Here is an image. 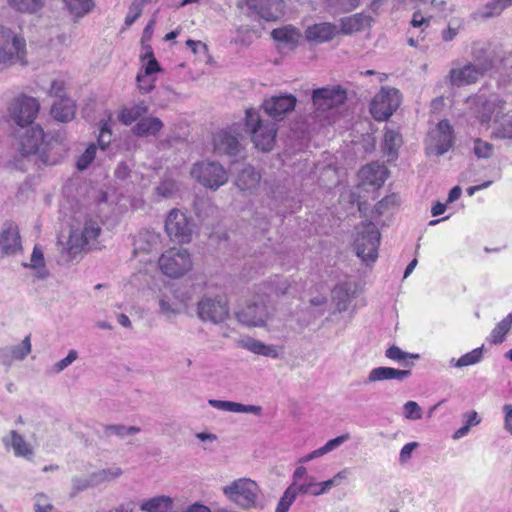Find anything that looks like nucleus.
Here are the masks:
<instances>
[{
    "label": "nucleus",
    "instance_id": "obj_1",
    "mask_svg": "<svg viewBox=\"0 0 512 512\" xmlns=\"http://www.w3.org/2000/svg\"><path fill=\"white\" fill-rule=\"evenodd\" d=\"M45 139L44 131L39 126L19 128L15 132L14 147L23 157L38 152L39 158L44 164L55 165L67 151L65 137L58 132L48 140Z\"/></svg>",
    "mask_w": 512,
    "mask_h": 512
},
{
    "label": "nucleus",
    "instance_id": "obj_2",
    "mask_svg": "<svg viewBox=\"0 0 512 512\" xmlns=\"http://www.w3.org/2000/svg\"><path fill=\"white\" fill-rule=\"evenodd\" d=\"M27 64V44L21 30L0 24V66Z\"/></svg>",
    "mask_w": 512,
    "mask_h": 512
},
{
    "label": "nucleus",
    "instance_id": "obj_3",
    "mask_svg": "<svg viewBox=\"0 0 512 512\" xmlns=\"http://www.w3.org/2000/svg\"><path fill=\"white\" fill-rule=\"evenodd\" d=\"M27 64V44L21 30L0 24V66Z\"/></svg>",
    "mask_w": 512,
    "mask_h": 512
},
{
    "label": "nucleus",
    "instance_id": "obj_4",
    "mask_svg": "<svg viewBox=\"0 0 512 512\" xmlns=\"http://www.w3.org/2000/svg\"><path fill=\"white\" fill-rule=\"evenodd\" d=\"M245 115V125L255 147L264 152L270 151L275 142L276 124L269 120H263L259 112L252 108L247 109Z\"/></svg>",
    "mask_w": 512,
    "mask_h": 512
},
{
    "label": "nucleus",
    "instance_id": "obj_5",
    "mask_svg": "<svg viewBox=\"0 0 512 512\" xmlns=\"http://www.w3.org/2000/svg\"><path fill=\"white\" fill-rule=\"evenodd\" d=\"M380 232L372 222H362L356 228L354 242L357 256L366 264L374 263L378 258Z\"/></svg>",
    "mask_w": 512,
    "mask_h": 512
},
{
    "label": "nucleus",
    "instance_id": "obj_6",
    "mask_svg": "<svg viewBox=\"0 0 512 512\" xmlns=\"http://www.w3.org/2000/svg\"><path fill=\"white\" fill-rule=\"evenodd\" d=\"M223 494L243 509L255 507L260 494L258 484L250 478H239L222 487Z\"/></svg>",
    "mask_w": 512,
    "mask_h": 512
},
{
    "label": "nucleus",
    "instance_id": "obj_7",
    "mask_svg": "<svg viewBox=\"0 0 512 512\" xmlns=\"http://www.w3.org/2000/svg\"><path fill=\"white\" fill-rule=\"evenodd\" d=\"M101 232V227L97 220L86 219L81 231L73 229L67 241L66 251L69 259H73L86 247L91 249L95 247V241Z\"/></svg>",
    "mask_w": 512,
    "mask_h": 512
},
{
    "label": "nucleus",
    "instance_id": "obj_8",
    "mask_svg": "<svg viewBox=\"0 0 512 512\" xmlns=\"http://www.w3.org/2000/svg\"><path fill=\"white\" fill-rule=\"evenodd\" d=\"M189 252L183 248H171L159 258L161 271L170 278H180L192 269Z\"/></svg>",
    "mask_w": 512,
    "mask_h": 512
},
{
    "label": "nucleus",
    "instance_id": "obj_9",
    "mask_svg": "<svg viewBox=\"0 0 512 512\" xmlns=\"http://www.w3.org/2000/svg\"><path fill=\"white\" fill-rule=\"evenodd\" d=\"M191 175L201 185L212 190H217L228 181V173L225 168L213 161H202L194 164Z\"/></svg>",
    "mask_w": 512,
    "mask_h": 512
},
{
    "label": "nucleus",
    "instance_id": "obj_10",
    "mask_svg": "<svg viewBox=\"0 0 512 512\" xmlns=\"http://www.w3.org/2000/svg\"><path fill=\"white\" fill-rule=\"evenodd\" d=\"M237 320L247 327H263L270 314L266 296H254L236 311Z\"/></svg>",
    "mask_w": 512,
    "mask_h": 512
},
{
    "label": "nucleus",
    "instance_id": "obj_11",
    "mask_svg": "<svg viewBox=\"0 0 512 512\" xmlns=\"http://www.w3.org/2000/svg\"><path fill=\"white\" fill-rule=\"evenodd\" d=\"M454 144L453 128L449 121L441 120L427 135L425 145L428 155L441 156Z\"/></svg>",
    "mask_w": 512,
    "mask_h": 512
},
{
    "label": "nucleus",
    "instance_id": "obj_12",
    "mask_svg": "<svg viewBox=\"0 0 512 512\" xmlns=\"http://www.w3.org/2000/svg\"><path fill=\"white\" fill-rule=\"evenodd\" d=\"M194 230L193 220L179 209H172L165 219V231L171 240L189 243Z\"/></svg>",
    "mask_w": 512,
    "mask_h": 512
},
{
    "label": "nucleus",
    "instance_id": "obj_13",
    "mask_svg": "<svg viewBox=\"0 0 512 512\" xmlns=\"http://www.w3.org/2000/svg\"><path fill=\"white\" fill-rule=\"evenodd\" d=\"M38 111V101L35 98L26 95H20L14 98L8 106L9 117L21 129L31 126Z\"/></svg>",
    "mask_w": 512,
    "mask_h": 512
},
{
    "label": "nucleus",
    "instance_id": "obj_14",
    "mask_svg": "<svg viewBox=\"0 0 512 512\" xmlns=\"http://www.w3.org/2000/svg\"><path fill=\"white\" fill-rule=\"evenodd\" d=\"M188 301V296L180 289L166 288L158 296V314L170 320L185 311Z\"/></svg>",
    "mask_w": 512,
    "mask_h": 512
},
{
    "label": "nucleus",
    "instance_id": "obj_15",
    "mask_svg": "<svg viewBox=\"0 0 512 512\" xmlns=\"http://www.w3.org/2000/svg\"><path fill=\"white\" fill-rule=\"evenodd\" d=\"M197 315L204 322L219 324L229 317V306L224 297L204 296L197 304Z\"/></svg>",
    "mask_w": 512,
    "mask_h": 512
},
{
    "label": "nucleus",
    "instance_id": "obj_16",
    "mask_svg": "<svg viewBox=\"0 0 512 512\" xmlns=\"http://www.w3.org/2000/svg\"><path fill=\"white\" fill-rule=\"evenodd\" d=\"M400 105L399 91L394 88H382L377 93L370 107L373 118L377 121L387 120Z\"/></svg>",
    "mask_w": 512,
    "mask_h": 512
},
{
    "label": "nucleus",
    "instance_id": "obj_17",
    "mask_svg": "<svg viewBox=\"0 0 512 512\" xmlns=\"http://www.w3.org/2000/svg\"><path fill=\"white\" fill-rule=\"evenodd\" d=\"M473 114L481 124H488L492 118L495 119L504 110L505 101L498 95L492 94L490 96L477 95L473 99Z\"/></svg>",
    "mask_w": 512,
    "mask_h": 512
},
{
    "label": "nucleus",
    "instance_id": "obj_18",
    "mask_svg": "<svg viewBox=\"0 0 512 512\" xmlns=\"http://www.w3.org/2000/svg\"><path fill=\"white\" fill-rule=\"evenodd\" d=\"M346 97V91L339 86L324 87L313 91L312 101L315 110L323 113L342 105Z\"/></svg>",
    "mask_w": 512,
    "mask_h": 512
},
{
    "label": "nucleus",
    "instance_id": "obj_19",
    "mask_svg": "<svg viewBox=\"0 0 512 512\" xmlns=\"http://www.w3.org/2000/svg\"><path fill=\"white\" fill-rule=\"evenodd\" d=\"M213 146L218 155H238L242 149L238 128L233 126L214 133Z\"/></svg>",
    "mask_w": 512,
    "mask_h": 512
},
{
    "label": "nucleus",
    "instance_id": "obj_20",
    "mask_svg": "<svg viewBox=\"0 0 512 512\" xmlns=\"http://www.w3.org/2000/svg\"><path fill=\"white\" fill-rule=\"evenodd\" d=\"M249 10L266 21H275L284 14L283 0H243Z\"/></svg>",
    "mask_w": 512,
    "mask_h": 512
},
{
    "label": "nucleus",
    "instance_id": "obj_21",
    "mask_svg": "<svg viewBox=\"0 0 512 512\" xmlns=\"http://www.w3.org/2000/svg\"><path fill=\"white\" fill-rule=\"evenodd\" d=\"M313 476L305 480L292 482L281 496L275 512H288L298 495H312Z\"/></svg>",
    "mask_w": 512,
    "mask_h": 512
},
{
    "label": "nucleus",
    "instance_id": "obj_22",
    "mask_svg": "<svg viewBox=\"0 0 512 512\" xmlns=\"http://www.w3.org/2000/svg\"><path fill=\"white\" fill-rule=\"evenodd\" d=\"M296 98L291 94L272 96L266 99L262 107L266 114L274 119H282L285 114L292 111L296 105Z\"/></svg>",
    "mask_w": 512,
    "mask_h": 512
},
{
    "label": "nucleus",
    "instance_id": "obj_23",
    "mask_svg": "<svg viewBox=\"0 0 512 512\" xmlns=\"http://www.w3.org/2000/svg\"><path fill=\"white\" fill-rule=\"evenodd\" d=\"M162 238L159 232L152 229H143L137 233L133 241V252L138 254H150L161 248Z\"/></svg>",
    "mask_w": 512,
    "mask_h": 512
},
{
    "label": "nucleus",
    "instance_id": "obj_24",
    "mask_svg": "<svg viewBox=\"0 0 512 512\" xmlns=\"http://www.w3.org/2000/svg\"><path fill=\"white\" fill-rule=\"evenodd\" d=\"M483 75V69L475 64L468 63L462 67H454L449 72V81L452 86H465L475 83Z\"/></svg>",
    "mask_w": 512,
    "mask_h": 512
},
{
    "label": "nucleus",
    "instance_id": "obj_25",
    "mask_svg": "<svg viewBox=\"0 0 512 512\" xmlns=\"http://www.w3.org/2000/svg\"><path fill=\"white\" fill-rule=\"evenodd\" d=\"M31 350V336L27 335L18 345L0 348V364L10 367L14 361L24 360Z\"/></svg>",
    "mask_w": 512,
    "mask_h": 512
},
{
    "label": "nucleus",
    "instance_id": "obj_26",
    "mask_svg": "<svg viewBox=\"0 0 512 512\" xmlns=\"http://www.w3.org/2000/svg\"><path fill=\"white\" fill-rule=\"evenodd\" d=\"M149 57V61L146 65L140 70L137 75V84L141 93L147 94L150 93L155 87V74L160 71V66L157 60L153 57V53L150 51L145 55V57Z\"/></svg>",
    "mask_w": 512,
    "mask_h": 512
},
{
    "label": "nucleus",
    "instance_id": "obj_27",
    "mask_svg": "<svg viewBox=\"0 0 512 512\" xmlns=\"http://www.w3.org/2000/svg\"><path fill=\"white\" fill-rule=\"evenodd\" d=\"M21 239L16 225L10 223L0 233V249L4 255H13L21 250Z\"/></svg>",
    "mask_w": 512,
    "mask_h": 512
},
{
    "label": "nucleus",
    "instance_id": "obj_28",
    "mask_svg": "<svg viewBox=\"0 0 512 512\" xmlns=\"http://www.w3.org/2000/svg\"><path fill=\"white\" fill-rule=\"evenodd\" d=\"M338 32L336 25L324 22L307 27L305 37L309 42L320 44L332 40Z\"/></svg>",
    "mask_w": 512,
    "mask_h": 512
},
{
    "label": "nucleus",
    "instance_id": "obj_29",
    "mask_svg": "<svg viewBox=\"0 0 512 512\" xmlns=\"http://www.w3.org/2000/svg\"><path fill=\"white\" fill-rule=\"evenodd\" d=\"M411 375L410 369L400 370L392 367H376L373 368L365 380L366 384L381 382L386 380L403 381Z\"/></svg>",
    "mask_w": 512,
    "mask_h": 512
},
{
    "label": "nucleus",
    "instance_id": "obj_30",
    "mask_svg": "<svg viewBox=\"0 0 512 512\" xmlns=\"http://www.w3.org/2000/svg\"><path fill=\"white\" fill-rule=\"evenodd\" d=\"M359 176L364 183L380 187L387 179V169L382 164L371 163L360 170Z\"/></svg>",
    "mask_w": 512,
    "mask_h": 512
},
{
    "label": "nucleus",
    "instance_id": "obj_31",
    "mask_svg": "<svg viewBox=\"0 0 512 512\" xmlns=\"http://www.w3.org/2000/svg\"><path fill=\"white\" fill-rule=\"evenodd\" d=\"M208 404L215 409L234 413H248L260 415L262 412V408L260 406L244 405L232 401L210 399L208 400Z\"/></svg>",
    "mask_w": 512,
    "mask_h": 512
},
{
    "label": "nucleus",
    "instance_id": "obj_32",
    "mask_svg": "<svg viewBox=\"0 0 512 512\" xmlns=\"http://www.w3.org/2000/svg\"><path fill=\"white\" fill-rule=\"evenodd\" d=\"M164 124L158 117H143L132 128V132L138 137L157 135Z\"/></svg>",
    "mask_w": 512,
    "mask_h": 512
},
{
    "label": "nucleus",
    "instance_id": "obj_33",
    "mask_svg": "<svg viewBox=\"0 0 512 512\" xmlns=\"http://www.w3.org/2000/svg\"><path fill=\"white\" fill-rule=\"evenodd\" d=\"M6 446H11L15 456L23 457L30 460L34 451L31 445L24 440V438L18 434L15 430L10 431L9 436L4 439Z\"/></svg>",
    "mask_w": 512,
    "mask_h": 512
},
{
    "label": "nucleus",
    "instance_id": "obj_34",
    "mask_svg": "<svg viewBox=\"0 0 512 512\" xmlns=\"http://www.w3.org/2000/svg\"><path fill=\"white\" fill-rule=\"evenodd\" d=\"M235 179V185L242 191L254 189L260 182L261 176L250 165H242Z\"/></svg>",
    "mask_w": 512,
    "mask_h": 512
},
{
    "label": "nucleus",
    "instance_id": "obj_35",
    "mask_svg": "<svg viewBox=\"0 0 512 512\" xmlns=\"http://www.w3.org/2000/svg\"><path fill=\"white\" fill-rule=\"evenodd\" d=\"M271 36L278 43L284 44L290 48H294L301 38V33L293 26L287 25L272 30Z\"/></svg>",
    "mask_w": 512,
    "mask_h": 512
},
{
    "label": "nucleus",
    "instance_id": "obj_36",
    "mask_svg": "<svg viewBox=\"0 0 512 512\" xmlns=\"http://www.w3.org/2000/svg\"><path fill=\"white\" fill-rule=\"evenodd\" d=\"M148 110V105L144 101H141L130 107H123L118 115V119L122 124L130 125L136 120L143 118Z\"/></svg>",
    "mask_w": 512,
    "mask_h": 512
},
{
    "label": "nucleus",
    "instance_id": "obj_37",
    "mask_svg": "<svg viewBox=\"0 0 512 512\" xmlns=\"http://www.w3.org/2000/svg\"><path fill=\"white\" fill-rule=\"evenodd\" d=\"M53 117L61 122H68L75 116V106L70 99H59L51 108Z\"/></svg>",
    "mask_w": 512,
    "mask_h": 512
},
{
    "label": "nucleus",
    "instance_id": "obj_38",
    "mask_svg": "<svg viewBox=\"0 0 512 512\" xmlns=\"http://www.w3.org/2000/svg\"><path fill=\"white\" fill-rule=\"evenodd\" d=\"M351 297V287L348 283H340L332 290V300L339 312H343L348 309Z\"/></svg>",
    "mask_w": 512,
    "mask_h": 512
},
{
    "label": "nucleus",
    "instance_id": "obj_39",
    "mask_svg": "<svg viewBox=\"0 0 512 512\" xmlns=\"http://www.w3.org/2000/svg\"><path fill=\"white\" fill-rule=\"evenodd\" d=\"M368 19L369 18L362 13L342 18L340 20L341 31L344 34H352L361 31L368 22Z\"/></svg>",
    "mask_w": 512,
    "mask_h": 512
},
{
    "label": "nucleus",
    "instance_id": "obj_40",
    "mask_svg": "<svg viewBox=\"0 0 512 512\" xmlns=\"http://www.w3.org/2000/svg\"><path fill=\"white\" fill-rule=\"evenodd\" d=\"M483 358V347L475 348L472 351L462 355L460 358H451L449 365L456 368H464L475 365Z\"/></svg>",
    "mask_w": 512,
    "mask_h": 512
},
{
    "label": "nucleus",
    "instance_id": "obj_41",
    "mask_svg": "<svg viewBox=\"0 0 512 512\" xmlns=\"http://www.w3.org/2000/svg\"><path fill=\"white\" fill-rule=\"evenodd\" d=\"M65 9L74 17L80 18L91 11L93 0H63Z\"/></svg>",
    "mask_w": 512,
    "mask_h": 512
},
{
    "label": "nucleus",
    "instance_id": "obj_42",
    "mask_svg": "<svg viewBox=\"0 0 512 512\" xmlns=\"http://www.w3.org/2000/svg\"><path fill=\"white\" fill-rule=\"evenodd\" d=\"M512 327V313L508 314L503 320H501L495 328L491 331L488 338L492 344H501L504 342L506 334Z\"/></svg>",
    "mask_w": 512,
    "mask_h": 512
},
{
    "label": "nucleus",
    "instance_id": "obj_43",
    "mask_svg": "<svg viewBox=\"0 0 512 512\" xmlns=\"http://www.w3.org/2000/svg\"><path fill=\"white\" fill-rule=\"evenodd\" d=\"M9 5L21 13L36 14L45 5L44 0H7Z\"/></svg>",
    "mask_w": 512,
    "mask_h": 512
},
{
    "label": "nucleus",
    "instance_id": "obj_44",
    "mask_svg": "<svg viewBox=\"0 0 512 512\" xmlns=\"http://www.w3.org/2000/svg\"><path fill=\"white\" fill-rule=\"evenodd\" d=\"M245 347L252 353L257 355H263L266 357L277 358L279 353L275 346L266 345L265 343L256 340L248 339L245 343Z\"/></svg>",
    "mask_w": 512,
    "mask_h": 512
},
{
    "label": "nucleus",
    "instance_id": "obj_45",
    "mask_svg": "<svg viewBox=\"0 0 512 512\" xmlns=\"http://www.w3.org/2000/svg\"><path fill=\"white\" fill-rule=\"evenodd\" d=\"M472 152L478 160L490 159L495 153L494 145L481 138H475L472 141Z\"/></svg>",
    "mask_w": 512,
    "mask_h": 512
},
{
    "label": "nucleus",
    "instance_id": "obj_46",
    "mask_svg": "<svg viewBox=\"0 0 512 512\" xmlns=\"http://www.w3.org/2000/svg\"><path fill=\"white\" fill-rule=\"evenodd\" d=\"M512 5V0H491L481 11V17L488 19L499 16L506 8Z\"/></svg>",
    "mask_w": 512,
    "mask_h": 512
},
{
    "label": "nucleus",
    "instance_id": "obj_47",
    "mask_svg": "<svg viewBox=\"0 0 512 512\" xmlns=\"http://www.w3.org/2000/svg\"><path fill=\"white\" fill-rule=\"evenodd\" d=\"M123 474V471L120 467H110L107 469H102L91 474L92 481L96 486L104 483L112 481Z\"/></svg>",
    "mask_w": 512,
    "mask_h": 512
},
{
    "label": "nucleus",
    "instance_id": "obj_48",
    "mask_svg": "<svg viewBox=\"0 0 512 512\" xmlns=\"http://www.w3.org/2000/svg\"><path fill=\"white\" fill-rule=\"evenodd\" d=\"M492 136L497 139L512 140V116H505L494 128Z\"/></svg>",
    "mask_w": 512,
    "mask_h": 512
},
{
    "label": "nucleus",
    "instance_id": "obj_49",
    "mask_svg": "<svg viewBox=\"0 0 512 512\" xmlns=\"http://www.w3.org/2000/svg\"><path fill=\"white\" fill-rule=\"evenodd\" d=\"M385 356L391 360L397 361L409 367L412 365L407 363V359H419L420 357L419 354L405 352L398 346L389 347L385 352Z\"/></svg>",
    "mask_w": 512,
    "mask_h": 512
},
{
    "label": "nucleus",
    "instance_id": "obj_50",
    "mask_svg": "<svg viewBox=\"0 0 512 512\" xmlns=\"http://www.w3.org/2000/svg\"><path fill=\"white\" fill-rule=\"evenodd\" d=\"M401 144V136L394 130H386L384 134V151L388 155L395 156Z\"/></svg>",
    "mask_w": 512,
    "mask_h": 512
},
{
    "label": "nucleus",
    "instance_id": "obj_51",
    "mask_svg": "<svg viewBox=\"0 0 512 512\" xmlns=\"http://www.w3.org/2000/svg\"><path fill=\"white\" fill-rule=\"evenodd\" d=\"M178 190L176 182L172 179H164L160 182V184L155 188V192L158 196L163 198H171L173 197Z\"/></svg>",
    "mask_w": 512,
    "mask_h": 512
},
{
    "label": "nucleus",
    "instance_id": "obj_52",
    "mask_svg": "<svg viewBox=\"0 0 512 512\" xmlns=\"http://www.w3.org/2000/svg\"><path fill=\"white\" fill-rule=\"evenodd\" d=\"M97 146L96 144H90L84 153L78 158L76 166L77 169L83 171L88 168L92 161L96 157Z\"/></svg>",
    "mask_w": 512,
    "mask_h": 512
},
{
    "label": "nucleus",
    "instance_id": "obj_53",
    "mask_svg": "<svg viewBox=\"0 0 512 512\" xmlns=\"http://www.w3.org/2000/svg\"><path fill=\"white\" fill-rule=\"evenodd\" d=\"M403 415L409 420H419L422 418L423 411L417 402L407 401L403 405Z\"/></svg>",
    "mask_w": 512,
    "mask_h": 512
},
{
    "label": "nucleus",
    "instance_id": "obj_54",
    "mask_svg": "<svg viewBox=\"0 0 512 512\" xmlns=\"http://www.w3.org/2000/svg\"><path fill=\"white\" fill-rule=\"evenodd\" d=\"M96 486L92 481V476L88 477H73L72 478V492L71 495L75 496L79 492L84 491L90 487Z\"/></svg>",
    "mask_w": 512,
    "mask_h": 512
},
{
    "label": "nucleus",
    "instance_id": "obj_55",
    "mask_svg": "<svg viewBox=\"0 0 512 512\" xmlns=\"http://www.w3.org/2000/svg\"><path fill=\"white\" fill-rule=\"evenodd\" d=\"M77 358H78V352L74 349L70 350L68 352V355L65 358L61 359L60 361L56 362L53 365L52 371L54 373L62 372L68 366H70Z\"/></svg>",
    "mask_w": 512,
    "mask_h": 512
},
{
    "label": "nucleus",
    "instance_id": "obj_56",
    "mask_svg": "<svg viewBox=\"0 0 512 512\" xmlns=\"http://www.w3.org/2000/svg\"><path fill=\"white\" fill-rule=\"evenodd\" d=\"M142 10V3L139 1H134L129 7L128 13L125 18V25L131 26L136 21V19L141 15Z\"/></svg>",
    "mask_w": 512,
    "mask_h": 512
},
{
    "label": "nucleus",
    "instance_id": "obj_57",
    "mask_svg": "<svg viewBox=\"0 0 512 512\" xmlns=\"http://www.w3.org/2000/svg\"><path fill=\"white\" fill-rule=\"evenodd\" d=\"M33 269L44 268V256L43 251L39 246H35L31 255L30 264L25 265Z\"/></svg>",
    "mask_w": 512,
    "mask_h": 512
},
{
    "label": "nucleus",
    "instance_id": "obj_58",
    "mask_svg": "<svg viewBox=\"0 0 512 512\" xmlns=\"http://www.w3.org/2000/svg\"><path fill=\"white\" fill-rule=\"evenodd\" d=\"M35 499V512H57L54 506L47 502L46 495L37 494Z\"/></svg>",
    "mask_w": 512,
    "mask_h": 512
},
{
    "label": "nucleus",
    "instance_id": "obj_59",
    "mask_svg": "<svg viewBox=\"0 0 512 512\" xmlns=\"http://www.w3.org/2000/svg\"><path fill=\"white\" fill-rule=\"evenodd\" d=\"M111 142V130L108 122H105L100 129V134L98 137V144L102 150H105L106 147Z\"/></svg>",
    "mask_w": 512,
    "mask_h": 512
},
{
    "label": "nucleus",
    "instance_id": "obj_60",
    "mask_svg": "<svg viewBox=\"0 0 512 512\" xmlns=\"http://www.w3.org/2000/svg\"><path fill=\"white\" fill-rule=\"evenodd\" d=\"M419 443L418 442H409L405 444L399 454V462L401 464H405L408 462V460L411 458V455L413 451L418 448Z\"/></svg>",
    "mask_w": 512,
    "mask_h": 512
},
{
    "label": "nucleus",
    "instance_id": "obj_61",
    "mask_svg": "<svg viewBox=\"0 0 512 512\" xmlns=\"http://www.w3.org/2000/svg\"><path fill=\"white\" fill-rule=\"evenodd\" d=\"M349 439H350L349 434H343L334 439L327 441L326 444L323 446L324 450L326 451V454L334 451L335 449H337L339 446H341L344 442L348 441Z\"/></svg>",
    "mask_w": 512,
    "mask_h": 512
},
{
    "label": "nucleus",
    "instance_id": "obj_62",
    "mask_svg": "<svg viewBox=\"0 0 512 512\" xmlns=\"http://www.w3.org/2000/svg\"><path fill=\"white\" fill-rule=\"evenodd\" d=\"M104 434L106 437L116 435L123 439L126 437V426L124 425H107L104 428Z\"/></svg>",
    "mask_w": 512,
    "mask_h": 512
},
{
    "label": "nucleus",
    "instance_id": "obj_63",
    "mask_svg": "<svg viewBox=\"0 0 512 512\" xmlns=\"http://www.w3.org/2000/svg\"><path fill=\"white\" fill-rule=\"evenodd\" d=\"M331 489L327 480L322 482H317L315 478H313L312 484V496H320L326 494Z\"/></svg>",
    "mask_w": 512,
    "mask_h": 512
},
{
    "label": "nucleus",
    "instance_id": "obj_64",
    "mask_svg": "<svg viewBox=\"0 0 512 512\" xmlns=\"http://www.w3.org/2000/svg\"><path fill=\"white\" fill-rule=\"evenodd\" d=\"M504 412V428L512 435V405L506 404L503 406Z\"/></svg>",
    "mask_w": 512,
    "mask_h": 512
}]
</instances>
